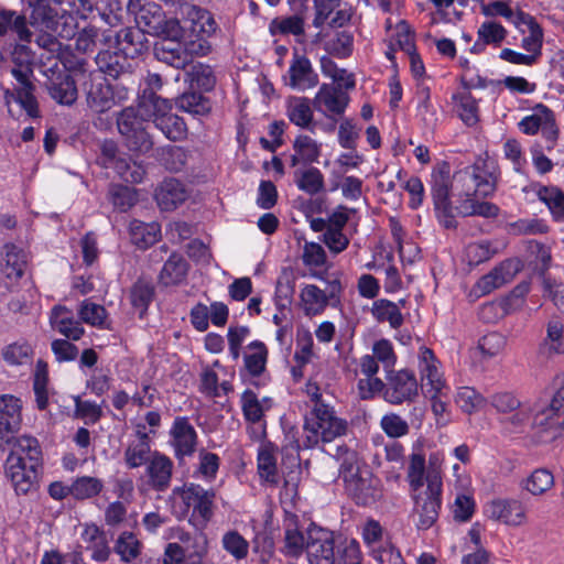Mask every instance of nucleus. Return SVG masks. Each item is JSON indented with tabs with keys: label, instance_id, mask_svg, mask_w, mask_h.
<instances>
[{
	"label": "nucleus",
	"instance_id": "12",
	"mask_svg": "<svg viewBox=\"0 0 564 564\" xmlns=\"http://www.w3.org/2000/svg\"><path fill=\"white\" fill-rule=\"evenodd\" d=\"M42 73L46 77L44 83L50 97L63 106H73L78 97L74 78L59 65L57 56L42 61Z\"/></svg>",
	"mask_w": 564,
	"mask_h": 564
},
{
	"label": "nucleus",
	"instance_id": "45",
	"mask_svg": "<svg viewBox=\"0 0 564 564\" xmlns=\"http://www.w3.org/2000/svg\"><path fill=\"white\" fill-rule=\"evenodd\" d=\"M286 115L292 123L300 128H308L313 121L311 101L306 97L292 96L286 101Z\"/></svg>",
	"mask_w": 564,
	"mask_h": 564
},
{
	"label": "nucleus",
	"instance_id": "20",
	"mask_svg": "<svg viewBox=\"0 0 564 564\" xmlns=\"http://www.w3.org/2000/svg\"><path fill=\"white\" fill-rule=\"evenodd\" d=\"M484 514L510 527H520L527 522L525 508L517 499H492L484 506Z\"/></svg>",
	"mask_w": 564,
	"mask_h": 564
},
{
	"label": "nucleus",
	"instance_id": "44",
	"mask_svg": "<svg viewBox=\"0 0 564 564\" xmlns=\"http://www.w3.org/2000/svg\"><path fill=\"white\" fill-rule=\"evenodd\" d=\"M188 35L209 37L216 31L213 15L203 9L192 7L187 12Z\"/></svg>",
	"mask_w": 564,
	"mask_h": 564
},
{
	"label": "nucleus",
	"instance_id": "17",
	"mask_svg": "<svg viewBox=\"0 0 564 564\" xmlns=\"http://www.w3.org/2000/svg\"><path fill=\"white\" fill-rule=\"evenodd\" d=\"M95 63L98 70L112 79H126L133 75L139 66V62L130 58L116 47L112 50L100 51Z\"/></svg>",
	"mask_w": 564,
	"mask_h": 564
},
{
	"label": "nucleus",
	"instance_id": "7",
	"mask_svg": "<svg viewBox=\"0 0 564 564\" xmlns=\"http://www.w3.org/2000/svg\"><path fill=\"white\" fill-rule=\"evenodd\" d=\"M175 538L178 542L165 545L162 564H203L209 552V540L204 532L192 534L177 529Z\"/></svg>",
	"mask_w": 564,
	"mask_h": 564
},
{
	"label": "nucleus",
	"instance_id": "13",
	"mask_svg": "<svg viewBox=\"0 0 564 564\" xmlns=\"http://www.w3.org/2000/svg\"><path fill=\"white\" fill-rule=\"evenodd\" d=\"M30 48L25 44L17 45L14 48L12 61L14 67L11 69L12 76L19 83V87L15 88V101L25 110L26 115L31 118L39 117V102L34 96L35 86L31 82L33 76L32 64L28 61L26 64H19L20 53L28 54Z\"/></svg>",
	"mask_w": 564,
	"mask_h": 564
},
{
	"label": "nucleus",
	"instance_id": "3",
	"mask_svg": "<svg viewBox=\"0 0 564 564\" xmlns=\"http://www.w3.org/2000/svg\"><path fill=\"white\" fill-rule=\"evenodd\" d=\"M41 462L39 442L30 436L19 437L4 463V475L18 495L36 491Z\"/></svg>",
	"mask_w": 564,
	"mask_h": 564
},
{
	"label": "nucleus",
	"instance_id": "57",
	"mask_svg": "<svg viewBox=\"0 0 564 564\" xmlns=\"http://www.w3.org/2000/svg\"><path fill=\"white\" fill-rule=\"evenodd\" d=\"M301 301L307 315H318L327 305L326 294L315 285H306L302 290Z\"/></svg>",
	"mask_w": 564,
	"mask_h": 564
},
{
	"label": "nucleus",
	"instance_id": "38",
	"mask_svg": "<svg viewBox=\"0 0 564 564\" xmlns=\"http://www.w3.org/2000/svg\"><path fill=\"white\" fill-rule=\"evenodd\" d=\"M307 536L299 528L295 516H290L284 521V539L281 552L290 557H299L306 550Z\"/></svg>",
	"mask_w": 564,
	"mask_h": 564
},
{
	"label": "nucleus",
	"instance_id": "26",
	"mask_svg": "<svg viewBox=\"0 0 564 564\" xmlns=\"http://www.w3.org/2000/svg\"><path fill=\"white\" fill-rule=\"evenodd\" d=\"M425 444L426 441L422 436L412 444L406 473L411 491L426 488Z\"/></svg>",
	"mask_w": 564,
	"mask_h": 564
},
{
	"label": "nucleus",
	"instance_id": "5",
	"mask_svg": "<svg viewBox=\"0 0 564 564\" xmlns=\"http://www.w3.org/2000/svg\"><path fill=\"white\" fill-rule=\"evenodd\" d=\"M139 108L156 129L171 141H181L187 134V127L184 119L172 112L171 100L163 98L155 93H144Z\"/></svg>",
	"mask_w": 564,
	"mask_h": 564
},
{
	"label": "nucleus",
	"instance_id": "41",
	"mask_svg": "<svg viewBox=\"0 0 564 564\" xmlns=\"http://www.w3.org/2000/svg\"><path fill=\"white\" fill-rule=\"evenodd\" d=\"M456 406L467 415L481 411L487 404V398L474 387L460 386L454 394Z\"/></svg>",
	"mask_w": 564,
	"mask_h": 564
},
{
	"label": "nucleus",
	"instance_id": "37",
	"mask_svg": "<svg viewBox=\"0 0 564 564\" xmlns=\"http://www.w3.org/2000/svg\"><path fill=\"white\" fill-rule=\"evenodd\" d=\"M153 54L158 61L174 68L184 69L187 66L184 45L180 40H161L156 42Z\"/></svg>",
	"mask_w": 564,
	"mask_h": 564
},
{
	"label": "nucleus",
	"instance_id": "59",
	"mask_svg": "<svg viewBox=\"0 0 564 564\" xmlns=\"http://www.w3.org/2000/svg\"><path fill=\"white\" fill-rule=\"evenodd\" d=\"M379 425L383 433L393 440L401 438L410 432L408 421L394 412H389L382 415Z\"/></svg>",
	"mask_w": 564,
	"mask_h": 564
},
{
	"label": "nucleus",
	"instance_id": "33",
	"mask_svg": "<svg viewBox=\"0 0 564 564\" xmlns=\"http://www.w3.org/2000/svg\"><path fill=\"white\" fill-rule=\"evenodd\" d=\"M25 15L13 10L0 8V36H6L10 31L15 33L18 40L23 44L32 42L33 32L29 28Z\"/></svg>",
	"mask_w": 564,
	"mask_h": 564
},
{
	"label": "nucleus",
	"instance_id": "4",
	"mask_svg": "<svg viewBox=\"0 0 564 564\" xmlns=\"http://www.w3.org/2000/svg\"><path fill=\"white\" fill-rule=\"evenodd\" d=\"M215 491L196 484L175 487L170 496L172 513L177 519L188 518L197 528H205L214 516Z\"/></svg>",
	"mask_w": 564,
	"mask_h": 564
},
{
	"label": "nucleus",
	"instance_id": "1",
	"mask_svg": "<svg viewBox=\"0 0 564 564\" xmlns=\"http://www.w3.org/2000/svg\"><path fill=\"white\" fill-rule=\"evenodd\" d=\"M496 191V178L482 165L467 166L453 176L447 162L437 163L431 174V195L435 215L446 229H455L456 214L474 216L478 198H486Z\"/></svg>",
	"mask_w": 564,
	"mask_h": 564
},
{
	"label": "nucleus",
	"instance_id": "52",
	"mask_svg": "<svg viewBox=\"0 0 564 564\" xmlns=\"http://www.w3.org/2000/svg\"><path fill=\"white\" fill-rule=\"evenodd\" d=\"M295 184L299 189L313 196L324 189V175L317 167H308L295 172Z\"/></svg>",
	"mask_w": 564,
	"mask_h": 564
},
{
	"label": "nucleus",
	"instance_id": "62",
	"mask_svg": "<svg viewBox=\"0 0 564 564\" xmlns=\"http://www.w3.org/2000/svg\"><path fill=\"white\" fill-rule=\"evenodd\" d=\"M453 98L457 101L458 116L464 123L469 127L476 124L479 120L476 99L469 93H460Z\"/></svg>",
	"mask_w": 564,
	"mask_h": 564
},
{
	"label": "nucleus",
	"instance_id": "28",
	"mask_svg": "<svg viewBox=\"0 0 564 564\" xmlns=\"http://www.w3.org/2000/svg\"><path fill=\"white\" fill-rule=\"evenodd\" d=\"M278 447L270 442H263L258 448V474L262 481L271 487L280 486L276 467Z\"/></svg>",
	"mask_w": 564,
	"mask_h": 564
},
{
	"label": "nucleus",
	"instance_id": "47",
	"mask_svg": "<svg viewBox=\"0 0 564 564\" xmlns=\"http://www.w3.org/2000/svg\"><path fill=\"white\" fill-rule=\"evenodd\" d=\"M313 337L307 330H299L296 337V350L294 354V359L297 364V367L292 369V375L294 378L302 377L303 371L302 368L313 362L315 358V352L313 350Z\"/></svg>",
	"mask_w": 564,
	"mask_h": 564
},
{
	"label": "nucleus",
	"instance_id": "19",
	"mask_svg": "<svg viewBox=\"0 0 564 564\" xmlns=\"http://www.w3.org/2000/svg\"><path fill=\"white\" fill-rule=\"evenodd\" d=\"M83 90L87 107L95 113H104L116 104L111 86L98 74L89 73Z\"/></svg>",
	"mask_w": 564,
	"mask_h": 564
},
{
	"label": "nucleus",
	"instance_id": "10",
	"mask_svg": "<svg viewBox=\"0 0 564 564\" xmlns=\"http://www.w3.org/2000/svg\"><path fill=\"white\" fill-rule=\"evenodd\" d=\"M144 113L139 115L135 108L127 107L117 116V128L124 145L132 152L144 154L153 148L152 135L148 131Z\"/></svg>",
	"mask_w": 564,
	"mask_h": 564
},
{
	"label": "nucleus",
	"instance_id": "56",
	"mask_svg": "<svg viewBox=\"0 0 564 564\" xmlns=\"http://www.w3.org/2000/svg\"><path fill=\"white\" fill-rule=\"evenodd\" d=\"M185 82L192 86L196 85L198 88L210 90L216 84V77L209 65L203 63L192 64L185 73Z\"/></svg>",
	"mask_w": 564,
	"mask_h": 564
},
{
	"label": "nucleus",
	"instance_id": "23",
	"mask_svg": "<svg viewBox=\"0 0 564 564\" xmlns=\"http://www.w3.org/2000/svg\"><path fill=\"white\" fill-rule=\"evenodd\" d=\"M286 85L299 91L312 89L318 85V74L314 70L311 61L305 55L293 54L288 70Z\"/></svg>",
	"mask_w": 564,
	"mask_h": 564
},
{
	"label": "nucleus",
	"instance_id": "30",
	"mask_svg": "<svg viewBox=\"0 0 564 564\" xmlns=\"http://www.w3.org/2000/svg\"><path fill=\"white\" fill-rule=\"evenodd\" d=\"M116 47L138 61V57L148 50V39L139 26L124 28L117 33Z\"/></svg>",
	"mask_w": 564,
	"mask_h": 564
},
{
	"label": "nucleus",
	"instance_id": "43",
	"mask_svg": "<svg viewBox=\"0 0 564 564\" xmlns=\"http://www.w3.org/2000/svg\"><path fill=\"white\" fill-rule=\"evenodd\" d=\"M129 234L133 245L140 249H145L158 240L161 228L158 223L147 224L134 219L129 225Z\"/></svg>",
	"mask_w": 564,
	"mask_h": 564
},
{
	"label": "nucleus",
	"instance_id": "51",
	"mask_svg": "<svg viewBox=\"0 0 564 564\" xmlns=\"http://www.w3.org/2000/svg\"><path fill=\"white\" fill-rule=\"evenodd\" d=\"M142 543L132 532H122L115 543V552L124 563L134 562L141 554Z\"/></svg>",
	"mask_w": 564,
	"mask_h": 564
},
{
	"label": "nucleus",
	"instance_id": "50",
	"mask_svg": "<svg viewBox=\"0 0 564 564\" xmlns=\"http://www.w3.org/2000/svg\"><path fill=\"white\" fill-rule=\"evenodd\" d=\"M455 499L452 505L454 519L459 522L470 520L475 512L476 502L471 486L464 489H454Z\"/></svg>",
	"mask_w": 564,
	"mask_h": 564
},
{
	"label": "nucleus",
	"instance_id": "35",
	"mask_svg": "<svg viewBox=\"0 0 564 564\" xmlns=\"http://www.w3.org/2000/svg\"><path fill=\"white\" fill-rule=\"evenodd\" d=\"M518 21L520 22V31L528 33V35L522 39V47L538 59L541 55L543 43V31L541 26L532 15L525 12L519 13Z\"/></svg>",
	"mask_w": 564,
	"mask_h": 564
},
{
	"label": "nucleus",
	"instance_id": "25",
	"mask_svg": "<svg viewBox=\"0 0 564 564\" xmlns=\"http://www.w3.org/2000/svg\"><path fill=\"white\" fill-rule=\"evenodd\" d=\"M80 547L90 553V558L105 562L110 555V547L105 532L94 523H85L80 532Z\"/></svg>",
	"mask_w": 564,
	"mask_h": 564
},
{
	"label": "nucleus",
	"instance_id": "61",
	"mask_svg": "<svg viewBox=\"0 0 564 564\" xmlns=\"http://www.w3.org/2000/svg\"><path fill=\"white\" fill-rule=\"evenodd\" d=\"M384 459L387 463L392 464V469L388 470L384 469V471L388 474V479H398L400 476V470L404 466V446L397 442H389L384 445Z\"/></svg>",
	"mask_w": 564,
	"mask_h": 564
},
{
	"label": "nucleus",
	"instance_id": "34",
	"mask_svg": "<svg viewBox=\"0 0 564 564\" xmlns=\"http://www.w3.org/2000/svg\"><path fill=\"white\" fill-rule=\"evenodd\" d=\"M187 198L185 186L175 178L165 180L155 192V199L162 210H173Z\"/></svg>",
	"mask_w": 564,
	"mask_h": 564
},
{
	"label": "nucleus",
	"instance_id": "24",
	"mask_svg": "<svg viewBox=\"0 0 564 564\" xmlns=\"http://www.w3.org/2000/svg\"><path fill=\"white\" fill-rule=\"evenodd\" d=\"M232 372H229L218 361H215L212 367L203 370L200 376V389L209 397H221L232 391L231 378Z\"/></svg>",
	"mask_w": 564,
	"mask_h": 564
},
{
	"label": "nucleus",
	"instance_id": "29",
	"mask_svg": "<svg viewBox=\"0 0 564 564\" xmlns=\"http://www.w3.org/2000/svg\"><path fill=\"white\" fill-rule=\"evenodd\" d=\"M529 291L530 283L522 281L506 297L485 305L484 310L501 316L516 314L523 306Z\"/></svg>",
	"mask_w": 564,
	"mask_h": 564
},
{
	"label": "nucleus",
	"instance_id": "58",
	"mask_svg": "<svg viewBox=\"0 0 564 564\" xmlns=\"http://www.w3.org/2000/svg\"><path fill=\"white\" fill-rule=\"evenodd\" d=\"M538 197L550 209L557 221L564 220V192L556 187H540L536 192Z\"/></svg>",
	"mask_w": 564,
	"mask_h": 564
},
{
	"label": "nucleus",
	"instance_id": "22",
	"mask_svg": "<svg viewBox=\"0 0 564 564\" xmlns=\"http://www.w3.org/2000/svg\"><path fill=\"white\" fill-rule=\"evenodd\" d=\"M349 96L340 87L334 84H323L315 95L312 104L313 107L327 118L341 116L348 104Z\"/></svg>",
	"mask_w": 564,
	"mask_h": 564
},
{
	"label": "nucleus",
	"instance_id": "21",
	"mask_svg": "<svg viewBox=\"0 0 564 564\" xmlns=\"http://www.w3.org/2000/svg\"><path fill=\"white\" fill-rule=\"evenodd\" d=\"M22 421V401L12 394H0V449L19 431Z\"/></svg>",
	"mask_w": 564,
	"mask_h": 564
},
{
	"label": "nucleus",
	"instance_id": "31",
	"mask_svg": "<svg viewBox=\"0 0 564 564\" xmlns=\"http://www.w3.org/2000/svg\"><path fill=\"white\" fill-rule=\"evenodd\" d=\"M334 381V373L325 362L313 365V371L304 387L305 394L314 403H322L321 399L324 392H327Z\"/></svg>",
	"mask_w": 564,
	"mask_h": 564
},
{
	"label": "nucleus",
	"instance_id": "48",
	"mask_svg": "<svg viewBox=\"0 0 564 564\" xmlns=\"http://www.w3.org/2000/svg\"><path fill=\"white\" fill-rule=\"evenodd\" d=\"M178 110L192 116H205L212 110L210 100L197 91H185L175 99Z\"/></svg>",
	"mask_w": 564,
	"mask_h": 564
},
{
	"label": "nucleus",
	"instance_id": "40",
	"mask_svg": "<svg viewBox=\"0 0 564 564\" xmlns=\"http://www.w3.org/2000/svg\"><path fill=\"white\" fill-rule=\"evenodd\" d=\"M539 404L530 406H519L514 413L502 421L505 429L510 433L523 432L528 426H532L540 434V442H543V437H550L551 431H543L541 427L533 426V419L535 409Z\"/></svg>",
	"mask_w": 564,
	"mask_h": 564
},
{
	"label": "nucleus",
	"instance_id": "63",
	"mask_svg": "<svg viewBox=\"0 0 564 564\" xmlns=\"http://www.w3.org/2000/svg\"><path fill=\"white\" fill-rule=\"evenodd\" d=\"M33 356L32 347L24 341H17L6 346L2 357L8 365L22 366L31 361Z\"/></svg>",
	"mask_w": 564,
	"mask_h": 564
},
{
	"label": "nucleus",
	"instance_id": "11",
	"mask_svg": "<svg viewBox=\"0 0 564 564\" xmlns=\"http://www.w3.org/2000/svg\"><path fill=\"white\" fill-rule=\"evenodd\" d=\"M341 477L345 488L358 503L368 505L380 494L379 480L366 468L360 467L354 454L341 465Z\"/></svg>",
	"mask_w": 564,
	"mask_h": 564
},
{
	"label": "nucleus",
	"instance_id": "27",
	"mask_svg": "<svg viewBox=\"0 0 564 564\" xmlns=\"http://www.w3.org/2000/svg\"><path fill=\"white\" fill-rule=\"evenodd\" d=\"M151 447L145 427L137 425L135 438L131 440L124 451V464L128 468H138L151 459Z\"/></svg>",
	"mask_w": 564,
	"mask_h": 564
},
{
	"label": "nucleus",
	"instance_id": "9",
	"mask_svg": "<svg viewBox=\"0 0 564 564\" xmlns=\"http://www.w3.org/2000/svg\"><path fill=\"white\" fill-rule=\"evenodd\" d=\"M306 553L310 564H340L344 540L333 531L311 524L307 529Z\"/></svg>",
	"mask_w": 564,
	"mask_h": 564
},
{
	"label": "nucleus",
	"instance_id": "60",
	"mask_svg": "<svg viewBox=\"0 0 564 564\" xmlns=\"http://www.w3.org/2000/svg\"><path fill=\"white\" fill-rule=\"evenodd\" d=\"M223 549L235 560L240 561L248 556L249 542L237 531L230 530L221 538Z\"/></svg>",
	"mask_w": 564,
	"mask_h": 564
},
{
	"label": "nucleus",
	"instance_id": "6",
	"mask_svg": "<svg viewBox=\"0 0 564 564\" xmlns=\"http://www.w3.org/2000/svg\"><path fill=\"white\" fill-rule=\"evenodd\" d=\"M304 431L307 446H315L319 442L329 443L344 435L347 422L338 417L332 408L317 402L305 419Z\"/></svg>",
	"mask_w": 564,
	"mask_h": 564
},
{
	"label": "nucleus",
	"instance_id": "32",
	"mask_svg": "<svg viewBox=\"0 0 564 564\" xmlns=\"http://www.w3.org/2000/svg\"><path fill=\"white\" fill-rule=\"evenodd\" d=\"M172 445L177 456L189 455L196 445V432L186 417H176L171 427Z\"/></svg>",
	"mask_w": 564,
	"mask_h": 564
},
{
	"label": "nucleus",
	"instance_id": "14",
	"mask_svg": "<svg viewBox=\"0 0 564 564\" xmlns=\"http://www.w3.org/2000/svg\"><path fill=\"white\" fill-rule=\"evenodd\" d=\"M416 369L423 394L440 390H451L442 361L425 345H421L417 349Z\"/></svg>",
	"mask_w": 564,
	"mask_h": 564
},
{
	"label": "nucleus",
	"instance_id": "42",
	"mask_svg": "<svg viewBox=\"0 0 564 564\" xmlns=\"http://www.w3.org/2000/svg\"><path fill=\"white\" fill-rule=\"evenodd\" d=\"M187 271L186 260L181 254L172 253L160 272L159 282L164 286L177 285L185 280Z\"/></svg>",
	"mask_w": 564,
	"mask_h": 564
},
{
	"label": "nucleus",
	"instance_id": "54",
	"mask_svg": "<svg viewBox=\"0 0 564 564\" xmlns=\"http://www.w3.org/2000/svg\"><path fill=\"white\" fill-rule=\"evenodd\" d=\"M522 486L531 495L540 496L554 486V476L545 468H538L523 480Z\"/></svg>",
	"mask_w": 564,
	"mask_h": 564
},
{
	"label": "nucleus",
	"instance_id": "15",
	"mask_svg": "<svg viewBox=\"0 0 564 564\" xmlns=\"http://www.w3.org/2000/svg\"><path fill=\"white\" fill-rule=\"evenodd\" d=\"M443 486L436 480L426 484V488L411 491L414 501L413 514L415 524L420 530L430 529L438 518L442 505Z\"/></svg>",
	"mask_w": 564,
	"mask_h": 564
},
{
	"label": "nucleus",
	"instance_id": "55",
	"mask_svg": "<svg viewBox=\"0 0 564 564\" xmlns=\"http://www.w3.org/2000/svg\"><path fill=\"white\" fill-rule=\"evenodd\" d=\"M154 296V288L148 282L138 281L131 289L130 299L133 314L142 317Z\"/></svg>",
	"mask_w": 564,
	"mask_h": 564
},
{
	"label": "nucleus",
	"instance_id": "18",
	"mask_svg": "<svg viewBox=\"0 0 564 564\" xmlns=\"http://www.w3.org/2000/svg\"><path fill=\"white\" fill-rule=\"evenodd\" d=\"M417 395L419 382L412 371L401 369L392 373L388 379V386L384 390L387 402L399 405L404 402H412Z\"/></svg>",
	"mask_w": 564,
	"mask_h": 564
},
{
	"label": "nucleus",
	"instance_id": "36",
	"mask_svg": "<svg viewBox=\"0 0 564 564\" xmlns=\"http://www.w3.org/2000/svg\"><path fill=\"white\" fill-rule=\"evenodd\" d=\"M28 267V257L23 249L13 243L3 247L1 270L10 280L20 279Z\"/></svg>",
	"mask_w": 564,
	"mask_h": 564
},
{
	"label": "nucleus",
	"instance_id": "53",
	"mask_svg": "<svg viewBox=\"0 0 564 564\" xmlns=\"http://www.w3.org/2000/svg\"><path fill=\"white\" fill-rule=\"evenodd\" d=\"M449 392L451 390H440L423 394L430 401L431 411L435 417L436 424L438 425H446L449 422Z\"/></svg>",
	"mask_w": 564,
	"mask_h": 564
},
{
	"label": "nucleus",
	"instance_id": "2",
	"mask_svg": "<svg viewBox=\"0 0 564 564\" xmlns=\"http://www.w3.org/2000/svg\"><path fill=\"white\" fill-rule=\"evenodd\" d=\"M32 11L30 25L50 30L70 40L78 29L77 19H87L94 10L91 0H24Z\"/></svg>",
	"mask_w": 564,
	"mask_h": 564
},
{
	"label": "nucleus",
	"instance_id": "49",
	"mask_svg": "<svg viewBox=\"0 0 564 564\" xmlns=\"http://www.w3.org/2000/svg\"><path fill=\"white\" fill-rule=\"evenodd\" d=\"M241 408L247 421L259 423L271 408V400L269 398L259 399L254 392L246 390L241 395Z\"/></svg>",
	"mask_w": 564,
	"mask_h": 564
},
{
	"label": "nucleus",
	"instance_id": "64",
	"mask_svg": "<svg viewBox=\"0 0 564 564\" xmlns=\"http://www.w3.org/2000/svg\"><path fill=\"white\" fill-rule=\"evenodd\" d=\"M293 149L301 158L303 163L310 164L318 161L321 155V145L311 137L301 134L294 143Z\"/></svg>",
	"mask_w": 564,
	"mask_h": 564
},
{
	"label": "nucleus",
	"instance_id": "16",
	"mask_svg": "<svg viewBox=\"0 0 564 564\" xmlns=\"http://www.w3.org/2000/svg\"><path fill=\"white\" fill-rule=\"evenodd\" d=\"M522 269L523 263L519 258L506 259L482 275L474 285L473 292L477 296L489 294L511 282Z\"/></svg>",
	"mask_w": 564,
	"mask_h": 564
},
{
	"label": "nucleus",
	"instance_id": "39",
	"mask_svg": "<svg viewBox=\"0 0 564 564\" xmlns=\"http://www.w3.org/2000/svg\"><path fill=\"white\" fill-rule=\"evenodd\" d=\"M173 463L170 458L154 453L147 464V474L153 488L164 490L172 477Z\"/></svg>",
	"mask_w": 564,
	"mask_h": 564
},
{
	"label": "nucleus",
	"instance_id": "46",
	"mask_svg": "<svg viewBox=\"0 0 564 564\" xmlns=\"http://www.w3.org/2000/svg\"><path fill=\"white\" fill-rule=\"evenodd\" d=\"M165 13L162 8L155 3H148L139 9L137 14L138 26L147 34L155 35L162 32L161 24Z\"/></svg>",
	"mask_w": 564,
	"mask_h": 564
},
{
	"label": "nucleus",
	"instance_id": "8",
	"mask_svg": "<svg viewBox=\"0 0 564 564\" xmlns=\"http://www.w3.org/2000/svg\"><path fill=\"white\" fill-rule=\"evenodd\" d=\"M552 394L549 405L539 404L535 409L533 426L541 427L543 431H551L550 437H543V443L554 440L564 432V373H557L552 379L550 387Z\"/></svg>",
	"mask_w": 564,
	"mask_h": 564
}]
</instances>
